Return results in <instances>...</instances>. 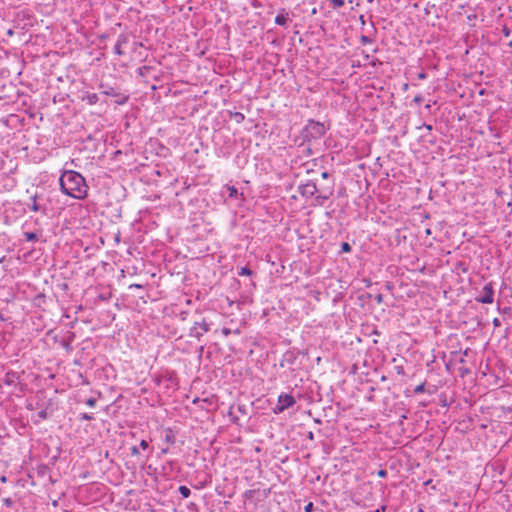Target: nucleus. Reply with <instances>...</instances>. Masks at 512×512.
<instances>
[{"label": "nucleus", "instance_id": "obj_1", "mask_svg": "<svg viewBox=\"0 0 512 512\" xmlns=\"http://www.w3.org/2000/svg\"><path fill=\"white\" fill-rule=\"evenodd\" d=\"M60 190L63 194L77 200H83L88 195V185L85 178L74 170H65L59 178Z\"/></svg>", "mask_w": 512, "mask_h": 512}, {"label": "nucleus", "instance_id": "obj_2", "mask_svg": "<svg viewBox=\"0 0 512 512\" xmlns=\"http://www.w3.org/2000/svg\"><path fill=\"white\" fill-rule=\"evenodd\" d=\"M475 301L481 304H491L494 301V285L488 282L484 285L479 295L475 297Z\"/></svg>", "mask_w": 512, "mask_h": 512}, {"label": "nucleus", "instance_id": "obj_3", "mask_svg": "<svg viewBox=\"0 0 512 512\" xmlns=\"http://www.w3.org/2000/svg\"><path fill=\"white\" fill-rule=\"evenodd\" d=\"M295 404L296 400L291 394L281 393L278 396V403L274 407L273 411L275 414H279L285 411L286 409L293 407Z\"/></svg>", "mask_w": 512, "mask_h": 512}, {"label": "nucleus", "instance_id": "obj_4", "mask_svg": "<svg viewBox=\"0 0 512 512\" xmlns=\"http://www.w3.org/2000/svg\"><path fill=\"white\" fill-rule=\"evenodd\" d=\"M30 199H31V204H28V207L32 211L39 212L42 215L47 214L48 208L44 202V195L42 193H40V194L36 193V194L32 195L30 197Z\"/></svg>", "mask_w": 512, "mask_h": 512}, {"label": "nucleus", "instance_id": "obj_5", "mask_svg": "<svg viewBox=\"0 0 512 512\" xmlns=\"http://www.w3.org/2000/svg\"><path fill=\"white\" fill-rule=\"evenodd\" d=\"M209 330L210 324L206 321V319L203 318L201 321L194 322V325L190 329L189 335L200 340L202 335Z\"/></svg>", "mask_w": 512, "mask_h": 512}, {"label": "nucleus", "instance_id": "obj_6", "mask_svg": "<svg viewBox=\"0 0 512 512\" xmlns=\"http://www.w3.org/2000/svg\"><path fill=\"white\" fill-rule=\"evenodd\" d=\"M300 355V351L291 349L287 350L280 360V366L281 367H293L296 365L297 359Z\"/></svg>", "mask_w": 512, "mask_h": 512}, {"label": "nucleus", "instance_id": "obj_7", "mask_svg": "<svg viewBox=\"0 0 512 512\" xmlns=\"http://www.w3.org/2000/svg\"><path fill=\"white\" fill-rule=\"evenodd\" d=\"M102 93L106 96H111L114 98V102L118 105L125 104L128 99L129 95L123 92H119L116 89L109 87L108 89H105L102 91Z\"/></svg>", "mask_w": 512, "mask_h": 512}, {"label": "nucleus", "instance_id": "obj_8", "mask_svg": "<svg viewBox=\"0 0 512 512\" xmlns=\"http://www.w3.org/2000/svg\"><path fill=\"white\" fill-rule=\"evenodd\" d=\"M299 193L305 198H311L319 192L316 184L313 181H308L298 188Z\"/></svg>", "mask_w": 512, "mask_h": 512}, {"label": "nucleus", "instance_id": "obj_9", "mask_svg": "<svg viewBox=\"0 0 512 512\" xmlns=\"http://www.w3.org/2000/svg\"><path fill=\"white\" fill-rule=\"evenodd\" d=\"M226 191L228 193V198L235 199L239 201V205L245 200V197L242 192H239L238 189L230 184H226L222 188V194Z\"/></svg>", "mask_w": 512, "mask_h": 512}, {"label": "nucleus", "instance_id": "obj_10", "mask_svg": "<svg viewBox=\"0 0 512 512\" xmlns=\"http://www.w3.org/2000/svg\"><path fill=\"white\" fill-rule=\"evenodd\" d=\"M3 383L7 386H16L20 384V375L16 371H8L3 378Z\"/></svg>", "mask_w": 512, "mask_h": 512}, {"label": "nucleus", "instance_id": "obj_11", "mask_svg": "<svg viewBox=\"0 0 512 512\" xmlns=\"http://www.w3.org/2000/svg\"><path fill=\"white\" fill-rule=\"evenodd\" d=\"M79 99L87 105H94L98 102V95L96 93L82 91L81 95H79Z\"/></svg>", "mask_w": 512, "mask_h": 512}, {"label": "nucleus", "instance_id": "obj_12", "mask_svg": "<svg viewBox=\"0 0 512 512\" xmlns=\"http://www.w3.org/2000/svg\"><path fill=\"white\" fill-rule=\"evenodd\" d=\"M319 194L316 196V200L323 204L325 200L329 199V197L333 194V184L327 187L326 189L319 190Z\"/></svg>", "mask_w": 512, "mask_h": 512}, {"label": "nucleus", "instance_id": "obj_13", "mask_svg": "<svg viewBox=\"0 0 512 512\" xmlns=\"http://www.w3.org/2000/svg\"><path fill=\"white\" fill-rule=\"evenodd\" d=\"M163 441L170 445H173L175 443L176 436L171 428H167L165 430V435H164Z\"/></svg>", "mask_w": 512, "mask_h": 512}, {"label": "nucleus", "instance_id": "obj_14", "mask_svg": "<svg viewBox=\"0 0 512 512\" xmlns=\"http://www.w3.org/2000/svg\"><path fill=\"white\" fill-rule=\"evenodd\" d=\"M288 14L285 13V14H278L276 17H275V23L277 25H280V26H286L287 22H288Z\"/></svg>", "mask_w": 512, "mask_h": 512}, {"label": "nucleus", "instance_id": "obj_15", "mask_svg": "<svg viewBox=\"0 0 512 512\" xmlns=\"http://www.w3.org/2000/svg\"><path fill=\"white\" fill-rule=\"evenodd\" d=\"M23 237L26 241L32 242L38 240V235L35 232H24Z\"/></svg>", "mask_w": 512, "mask_h": 512}, {"label": "nucleus", "instance_id": "obj_16", "mask_svg": "<svg viewBox=\"0 0 512 512\" xmlns=\"http://www.w3.org/2000/svg\"><path fill=\"white\" fill-rule=\"evenodd\" d=\"M178 491L183 498H188L191 495V490L187 486H179Z\"/></svg>", "mask_w": 512, "mask_h": 512}, {"label": "nucleus", "instance_id": "obj_17", "mask_svg": "<svg viewBox=\"0 0 512 512\" xmlns=\"http://www.w3.org/2000/svg\"><path fill=\"white\" fill-rule=\"evenodd\" d=\"M111 297H112V293L110 291H108V292L100 293L97 296V299L101 302H105V301H108Z\"/></svg>", "mask_w": 512, "mask_h": 512}, {"label": "nucleus", "instance_id": "obj_18", "mask_svg": "<svg viewBox=\"0 0 512 512\" xmlns=\"http://www.w3.org/2000/svg\"><path fill=\"white\" fill-rule=\"evenodd\" d=\"M138 447L142 450H149V454L153 452V449L150 448L149 442L147 440L142 439Z\"/></svg>", "mask_w": 512, "mask_h": 512}, {"label": "nucleus", "instance_id": "obj_19", "mask_svg": "<svg viewBox=\"0 0 512 512\" xmlns=\"http://www.w3.org/2000/svg\"><path fill=\"white\" fill-rule=\"evenodd\" d=\"M238 274L240 276H251L253 274V271L249 267L244 266L240 269Z\"/></svg>", "mask_w": 512, "mask_h": 512}, {"label": "nucleus", "instance_id": "obj_20", "mask_svg": "<svg viewBox=\"0 0 512 512\" xmlns=\"http://www.w3.org/2000/svg\"><path fill=\"white\" fill-rule=\"evenodd\" d=\"M122 136H126V130H114L111 139L114 140L117 137L121 138Z\"/></svg>", "mask_w": 512, "mask_h": 512}, {"label": "nucleus", "instance_id": "obj_21", "mask_svg": "<svg viewBox=\"0 0 512 512\" xmlns=\"http://www.w3.org/2000/svg\"><path fill=\"white\" fill-rule=\"evenodd\" d=\"M352 247L348 242H342L341 243V252L342 253H349L351 252Z\"/></svg>", "mask_w": 512, "mask_h": 512}, {"label": "nucleus", "instance_id": "obj_22", "mask_svg": "<svg viewBox=\"0 0 512 512\" xmlns=\"http://www.w3.org/2000/svg\"><path fill=\"white\" fill-rule=\"evenodd\" d=\"M79 419L80 420L90 421V420L94 419V416H93V414H89V413H81L79 415Z\"/></svg>", "mask_w": 512, "mask_h": 512}, {"label": "nucleus", "instance_id": "obj_23", "mask_svg": "<svg viewBox=\"0 0 512 512\" xmlns=\"http://www.w3.org/2000/svg\"><path fill=\"white\" fill-rule=\"evenodd\" d=\"M330 2L332 4L333 8H335V9L344 6V3H345L344 0H330Z\"/></svg>", "mask_w": 512, "mask_h": 512}, {"label": "nucleus", "instance_id": "obj_24", "mask_svg": "<svg viewBox=\"0 0 512 512\" xmlns=\"http://www.w3.org/2000/svg\"><path fill=\"white\" fill-rule=\"evenodd\" d=\"M37 417L41 420H45L48 418V412L46 409H42L40 411H38L37 413Z\"/></svg>", "mask_w": 512, "mask_h": 512}, {"label": "nucleus", "instance_id": "obj_25", "mask_svg": "<svg viewBox=\"0 0 512 512\" xmlns=\"http://www.w3.org/2000/svg\"><path fill=\"white\" fill-rule=\"evenodd\" d=\"M425 391V383H421L414 388L415 394H421Z\"/></svg>", "mask_w": 512, "mask_h": 512}, {"label": "nucleus", "instance_id": "obj_26", "mask_svg": "<svg viewBox=\"0 0 512 512\" xmlns=\"http://www.w3.org/2000/svg\"><path fill=\"white\" fill-rule=\"evenodd\" d=\"M8 237L6 233L0 234V247H3L7 243Z\"/></svg>", "mask_w": 512, "mask_h": 512}, {"label": "nucleus", "instance_id": "obj_27", "mask_svg": "<svg viewBox=\"0 0 512 512\" xmlns=\"http://www.w3.org/2000/svg\"><path fill=\"white\" fill-rule=\"evenodd\" d=\"M497 310H498L500 313H502V314H508V313H510L511 308H510V307H504V308H501V306H500V305H498Z\"/></svg>", "mask_w": 512, "mask_h": 512}, {"label": "nucleus", "instance_id": "obj_28", "mask_svg": "<svg viewBox=\"0 0 512 512\" xmlns=\"http://www.w3.org/2000/svg\"><path fill=\"white\" fill-rule=\"evenodd\" d=\"M85 403L89 406V407H95L96 405V399L95 398H88Z\"/></svg>", "mask_w": 512, "mask_h": 512}, {"label": "nucleus", "instance_id": "obj_29", "mask_svg": "<svg viewBox=\"0 0 512 512\" xmlns=\"http://www.w3.org/2000/svg\"><path fill=\"white\" fill-rule=\"evenodd\" d=\"M139 447L138 446H132L130 451H131V455L132 456H137L139 455L140 451H139Z\"/></svg>", "mask_w": 512, "mask_h": 512}, {"label": "nucleus", "instance_id": "obj_30", "mask_svg": "<svg viewBox=\"0 0 512 512\" xmlns=\"http://www.w3.org/2000/svg\"><path fill=\"white\" fill-rule=\"evenodd\" d=\"M314 509V505L312 502H309L308 504L305 505L304 507V511L305 512H312Z\"/></svg>", "mask_w": 512, "mask_h": 512}, {"label": "nucleus", "instance_id": "obj_31", "mask_svg": "<svg viewBox=\"0 0 512 512\" xmlns=\"http://www.w3.org/2000/svg\"><path fill=\"white\" fill-rule=\"evenodd\" d=\"M387 471L385 469H380L378 472H377V475L381 478H385L387 477Z\"/></svg>", "mask_w": 512, "mask_h": 512}, {"label": "nucleus", "instance_id": "obj_32", "mask_svg": "<svg viewBox=\"0 0 512 512\" xmlns=\"http://www.w3.org/2000/svg\"><path fill=\"white\" fill-rule=\"evenodd\" d=\"M423 101V98L421 95H417L414 97V102L417 103V104H421Z\"/></svg>", "mask_w": 512, "mask_h": 512}, {"label": "nucleus", "instance_id": "obj_33", "mask_svg": "<svg viewBox=\"0 0 512 512\" xmlns=\"http://www.w3.org/2000/svg\"><path fill=\"white\" fill-rule=\"evenodd\" d=\"M222 334H223L224 336H228V335H230V334H231V329L226 328V327L222 328Z\"/></svg>", "mask_w": 512, "mask_h": 512}, {"label": "nucleus", "instance_id": "obj_34", "mask_svg": "<svg viewBox=\"0 0 512 512\" xmlns=\"http://www.w3.org/2000/svg\"><path fill=\"white\" fill-rule=\"evenodd\" d=\"M493 325H494V327H500L501 326V321L499 320V318H494L493 319Z\"/></svg>", "mask_w": 512, "mask_h": 512}, {"label": "nucleus", "instance_id": "obj_35", "mask_svg": "<svg viewBox=\"0 0 512 512\" xmlns=\"http://www.w3.org/2000/svg\"><path fill=\"white\" fill-rule=\"evenodd\" d=\"M426 77H427V75L425 72H420L418 74V79H420V80H424V79H426Z\"/></svg>", "mask_w": 512, "mask_h": 512}, {"label": "nucleus", "instance_id": "obj_36", "mask_svg": "<svg viewBox=\"0 0 512 512\" xmlns=\"http://www.w3.org/2000/svg\"><path fill=\"white\" fill-rule=\"evenodd\" d=\"M375 299H376L377 303H379V304H380V303H382V301H383V296H382V294H378V295L375 297Z\"/></svg>", "mask_w": 512, "mask_h": 512}, {"label": "nucleus", "instance_id": "obj_37", "mask_svg": "<svg viewBox=\"0 0 512 512\" xmlns=\"http://www.w3.org/2000/svg\"><path fill=\"white\" fill-rule=\"evenodd\" d=\"M321 176L324 179H328L330 177V175H329V173L327 171L322 172Z\"/></svg>", "mask_w": 512, "mask_h": 512}, {"label": "nucleus", "instance_id": "obj_38", "mask_svg": "<svg viewBox=\"0 0 512 512\" xmlns=\"http://www.w3.org/2000/svg\"><path fill=\"white\" fill-rule=\"evenodd\" d=\"M386 509L385 505H382L380 508L376 509L375 512H384Z\"/></svg>", "mask_w": 512, "mask_h": 512}, {"label": "nucleus", "instance_id": "obj_39", "mask_svg": "<svg viewBox=\"0 0 512 512\" xmlns=\"http://www.w3.org/2000/svg\"><path fill=\"white\" fill-rule=\"evenodd\" d=\"M130 288H137V289H140V288H142V285H140V284H132V285L130 286Z\"/></svg>", "mask_w": 512, "mask_h": 512}, {"label": "nucleus", "instance_id": "obj_40", "mask_svg": "<svg viewBox=\"0 0 512 512\" xmlns=\"http://www.w3.org/2000/svg\"><path fill=\"white\" fill-rule=\"evenodd\" d=\"M4 503L7 505V506H10L11 505V500L9 498L5 499L4 500Z\"/></svg>", "mask_w": 512, "mask_h": 512}, {"label": "nucleus", "instance_id": "obj_41", "mask_svg": "<svg viewBox=\"0 0 512 512\" xmlns=\"http://www.w3.org/2000/svg\"><path fill=\"white\" fill-rule=\"evenodd\" d=\"M168 452H169V449H168V448H162V449H161V453H162V454H166V453H168Z\"/></svg>", "mask_w": 512, "mask_h": 512}, {"label": "nucleus", "instance_id": "obj_42", "mask_svg": "<svg viewBox=\"0 0 512 512\" xmlns=\"http://www.w3.org/2000/svg\"><path fill=\"white\" fill-rule=\"evenodd\" d=\"M235 116H236L237 118H238V117L243 118L242 114H239V113H237Z\"/></svg>", "mask_w": 512, "mask_h": 512}, {"label": "nucleus", "instance_id": "obj_43", "mask_svg": "<svg viewBox=\"0 0 512 512\" xmlns=\"http://www.w3.org/2000/svg\"><path fill=\"white\" fill-rule=\"evenodd\" d=\"M0 320H1V321H4V320H5V319H4V317H3V315H2L1 313H0Z\"/></svg>", "mask_w": 512, "mask_h": 512}, {"label": "nucleus", "instance_id": "obj_44", "mask_svg": "<svg viewBox=\"0 0 512 512\" xmlns=\"http://www.w3.org/2000/svg\"><path fill=\"white\" fill-rule=\"evenodd\" d=\"M1 481H2V482H5V481H6V477H5V476H3V477L1 478Z\"/></svg>", "mask_w": 512, "mask_h": 512}, {"label": "nucleus", "instance_id": "obj_45", "mask_svg": "<svg viewBox=\"0 0 512 512\" xmlns=\"http://www.w3.org/2000/svg\"><path fill=\"white\" fill-rule=\"evenodd\" d=\"M309 437H310L311 439L313 438V433H312V432H310V433H309Z\"/></svg>", "mask_w": 512, "mask_h": 512}, {"label": "nucleus", "instance_id": "obj_46", "mask_svg": "<svg viewBox=\"0 0 512 512\" xmlns=\"http://www.w3.org/2000/svg\"><path fill=\"white\" fill-rule=\"evenodd\" d=\"M418 512H424L422 509H419Z\"/></svg>", "mask_w": 512, "mask_h": 512}]
</instances>
